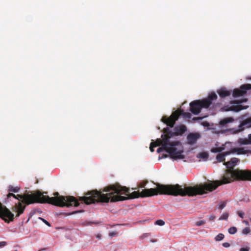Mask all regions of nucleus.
<instances>
[{
  "label": "nucleus",
  "instance_id": "f257e3e1",
  "mask_svg": "<svg viewBox=\"0 0 251 251\" xmlns=\"http://www.w3.org/2000/svg\"><path fill=\"white\" fill-rule=\"evenodd\" d=\"M239 159L233 157L228 162H225L224 164L226 166L227 170L220 180L213 181L211 183H205L203 185L195 186L185 187L182 188L179 184L164 185L156 183V188L144 189L141 192L134 191V199L139 197H149L154 195H168L181 196H194L197 195H202L207 191L211 192L215 190L219 186L227 184L237 180H251L250 179H242L240 178L242 176L236 174V171H245L249 170H234L233 168L236 165Z\"/></svg>",
  "mask_w": 251,
  "mask_h": 251
},
{
  "label": "nucleus",
  "instance_id": "f03ea898",
  "mask_svg": "<svg viewBox=\"0 0 251 251\" xmlns=\"http://www.w3.org/2000/svg\"><path fill=\"white\" fill-rule=\"evenodd\" d=\"M47 192L42 193L37 191L34 193H25L23 195H17L15 199L19 201L11 208L12 210L16 213V217H18L23 213L26 205L34 203H49L58 207H70L72 206H78L79 203L78 200L74 196H60L58 192L53 193L54 197H50L44 195Z\"/></svg>",
  "mask_w": 251,
  "mask_h": 251
},
{
  "label": "nucleus",
  "instance_id": "7ed1b4c3",
  "mask_svg": "<svg viewBox=\"0 0 251 251\" xmlns=\"http://www.w3.org/2000/svg\"><path fill=\"white\" fill-rule=\"evenodd\" d=\"M217 99V95L211 93L207 98L202 100H194L190 103V111L195 115H198L201 111L202 108H208L214 100Z\"/></svg>",
  "mask_w": 251,
  "mask_h": 251
},
{
  "label": "nucleus",
  "instance_id": "20e7f679",
  "mask_svg": "<svg viewBox=\"0 0 251 251\" xmlns=\"http://www.w3.org/2000/svg\"><path fill=\"white\" fill-rule=\"evenodd\" d=\"M182 115L184 118H191V114L188 112H185L182 109H177L173 112L169 117L163 116L161 121L171 127H174L176 122Z\"/></svg>",
  "mask_w": 251,
  "mask_h": 251
},
{
  "label": "nucleus",
  "instance_id": "39448f33",
  "mask_svg": "<svg viewBox=\"0 0 251 251\" xmlns=\"http://www.w3.org/2000/svg\"><path fill=\"white\" fill-rule=\"evenodd\" d=\"M179 144L178 141H170L168 144L167 152L169 154L170 157L174 159H184L185 156L182 154L183 150L181 148H178L176 146Z\"/></svg>",
  "mask_w": 251,
  "mask_h": 251
},
{
  "label": "nucleus",
  "instance_id": "423d86ee",
  "mask_svg": "<svg viewBox=\"0 0 251 251\" xmlns=\"http://www.w3.org/2000/svg\"><path fill=\"white\" fill-rule=\"evenodd\" d=\"M174 131H172L169 127H166L163 129V133H166L170 137V138L175 136L181 135L187 130L186 127L185 125H181L180 126H176L174 129Z\"/></svg>",
  "mask_w": 251,
  "mask_h": 251
},
{
  "label": "nucleus",
  "instance_id": "0eeeda50",
  "mask_svg": "<svg viewBox=\"0 0 251 251\" xmlns=\"http://www.w3.org/2000/svg\"><path fill=\"white\" fill-rule=\"evenodd\" d=\"M14 214L0 202V217L5 222L9 223L14 220Z\"/></svg>",
  "mask_w": 251,
  "mask_h": 251
},
{
  "label": "nucleus",
  "instance_id": "6e6552de",
  "mask_svg": "<svg viewBox=\"0 0 251 251\" xmlns=\"http://www.w3.org/2000/svg\"><path fill=\"white\" fill-rule=\"evenodd\" d=\"M248 100L247 99H244L242 100H234L231 102V105L227 109V111H232L234 112H239L243 109H246L249 107V106H243L241 103L246 102Z\"/></svg>",
  "mask_w": 251,
  "mask_h": 251
},
{
  "label": "nucleus",
  "instance_id": "1a4fd4ad",
  "mask_svg": "<svg viewBox=\"0 0 251 251\" xmlns=\"http://www.w3.org/2000/svg\"><path fill=\"white\" fill-rule=\"evenodd\" d=\"M251 90V84H245L242 85L239 89H235L233 90L232 96L237 97L245 95L248 90Z\"/></svg>",
  "mask_w": 251,
  "mask_h": 251
},
{
  "label": "nucleus",
  "instance_id": "9d476101",
  "mask_svg": "<svg viewBox=\"0 0 251 251\" xmlns=\"http://www.w3.org/2000/svg\"><path fill=\"white\" fill-rule=\"evenodd\" d=\"M201 137L199 133H190L187 135V142L189 145H194Z\"/></svg>",
  "mask_w": 251,
  "mask_h": 251
},
{
  "label": "nucleus",
  "instance_id": "9b49d317",
  "mask_svg": "<svg viewBox=\"0 0 251 251\" xmlns=\"http://www.w3.org/2000/svg\"><path fill=\"white\" fill-rule=\"evenodd\" d=\"M251 127V117L249 118L244 121L240 124L239 126L238 129L237 130L236 132H238L242 131L245 128H248Z\"/></svg>",
  "mask_w": 251,
  "mask_h": 251
},
{
  "label": "nucleus",
  "instance_id": "f8f14e48",
  "mask_svg": "<svg viewBox=\"0 0 251 251\" xmlns=\"http://www.w3.org/2000/svg\"><path fill=\"white\" fill-rule=\"evenodd\" d=\"M164 134L161 135L162 139H157L156 140L153 142L154 143V146L157 147L159 146H162V145L164 144L163 139L167 138L168 139V144H169L170 142V137L168 134H167L166 133H163Z\"/></svg>",
  "mask_w": 251,
  "mask_h": 251
},
{
  "label": "nucleus",
  "instance_id": "ddd939ff",
  "mask_svg": "<svg viewBox=\"0 0 251 251\" xmlns=\"http://www.w3.org/2000/svg\"><path fill=\"white\" fill-rule=\"evenodd\" d=\"M217 93L222 98L229 96L231 94V91L227 90L226 88H222L217 91Z\"/></svg>",
  "mask_w": 251,
  "mask_h": 251
},
{
  "label": "nucleus",
  "instance_id": "4468645a",
  "mask_svg": "<svg viewBox=\"0 0 251 251\" xmlns=\"http://www.w3.org/2000/svg\"><path fill=\"white\" fill-rule=\"evenodd\" d=\"M231 153V151H226L223 153L218 154L216 156V159L219 162H225V156H227Z\"/></svg>",
  "mask_w": 251,
  "mask_h": 251
},
{
  "label": "nucleus",
  "instance_id": "2eb2a0df",
  "mask_svg": "<svg viewBox=\"0 0 251 251\" xmlns=\"http://www.w3.org/2000/svg\"><path fill=\"white\" fill-rule=\"evenodd\" d=\"M231 152H237L238 154H245L250 152L249 150H245L244 148H235L230 151Z\"/></svg>",
  "mask_w": 251,
  "mask_h": 251
},
{
  "label": "nucleus",
  "instance_id": "dca6fc26",
  "mask_svg": "<svg viewBox=\"0 0 251 251\" xmlns=\"http://www.w3.org/2000/svg\"><path fill=\"white\" fill-rule=\"evenodd\" d=\"M163 141H164V144L162 145V146H161V147L158 148L157 150V152L158 153H160V152L163 151H165L166 152H167V149H168V144H168L167 138L163 139Z\"/></svg>",
  "mask_w": 251,
  "mask_h": 251
},
{
  "label": "nucleus",
  "instance_id": "f3484780",
  "mask_svg": "<svg viewBox=\"0 0 251 251\" xmlns=\"http://www.w3.org/2000/svg\"><path fill=\"white\" fill-rule=\"evenodd\" d=\"M234 121V119L232 117H226L221 120L219 122V125L223 126H226L228 123H231Z\"/></svg>",
  "mask_w": 251,
  "mask_h": 251
},
{
  "label": "nucleus",
  "instance_id": "a211bd4d",
  "mask_svg": "<svg viewBox=\"0 0 251 251\" xmlns=\"http://www.w3.org/2000/svg\"><path fill=\"white\" fill-rule=\"evenodd\" d=\"M224 147H220L217 148H213L211 149V151L212 152L216 153V152H220L224 150Z\"/></svg>",
  "mask_w": 251,
  "mask_h": 251
},
{
  "label": "nucleus",
  "instance_id": "6ab92c4d",
  "mask_svg": "<svg viewBox=\"0 0 251 251\" xmlns=\"http://www.w3.org/2000/svg\"><path fill=\"white\" fill-rule=\"evenodd\" d=\"M197 156L198 158H202V159H203L204 160H206V159H207V158L208 157V154L206 152H201V153H200L199 154H198Z\"/></svg>",
  "mask_w": 251,
  "mask_h": 251
},
{
  "label": "nucleus",
  "instance_id": "aec40b11",
  "mask_svg": "<svg viewBox=\"0 0 251 251\" xmlns=\"http://www.w3.org/2000/svg\"><path fill=\"white\" fill-rule=\"evenodd\" d=\"M20 190V188L18 187H14L13 186L10 185L8 187V191L9 192H14L17 193Z\"/></svg>",
  "mask_w": 251,
  "mask_h": 251
},
{
  "label": "nucleus",
  "instance_id": "412c9836",
  "mask_svg": "<svg viewBox=\"0 0 251 251\" xmlns=\"http://www.w3.org/2000/svg\"><path fill=\"white\" fill-rule=\"evenodd\" d=\"M238 142L241 145H250L247 138H240Z\"/></svg>",
  "mask_w": 251,
  "mask_h": 251
},
{
  "label": "nucleus",
  "instance_id": "4be33fe9",
  "mask_svg": "<svg viewBox=\"0 0 251 251\" xmlns=\"http://www.w3.org/2000/svg\"><path fill=\"white\" fill-rule=\"evenodd\" d=\"M225 237L223 233H219L215 237V240L216 241H220L223 240Z\"/></svg>",
  "mask_w": 251,
  "mask_h": 251
},
{
  "label": "nucleus",
  "instance_id": "5701e85b",
  "mask_svg": "<svg viewBox=\"0 0 251 251\" xmlns=\"http://www.w3.org/2000/svg\"><path fill=\"white\" fill-rule=\"evenodd\" d=\"M237 230L236 227L234 226L230 227L228 230L229 233L230 234H235L237 232Z\"/></svg>",
  "mask_w": 251,
  "mask_h": 251
},
{
  "label": "nucleus",
  "instance_id": "b1692460",
  "mask_svg": "<svg viewBox=\"0 0 251 251\" xmlns=\"http://www.w3.org/2000/svg\"><path fill=\"white\" fill-rule=\"evenodd\" d=\"M228 217V214L227 212L224 213L222 214V215L219 218V220H227Z\"/></svg>",
  "mask_w": 251,
  "mask_h": 251
},
{
  "label": "nucleus",
  "instance_id": "393cba45",
  "mask_svg": "<svg viewBox=\"0 0 251 251\" xmlns=\"http://www.w3.org/2000/svg\"><path fill=\"white\" fill-rule=\"evenodd\" d=\"M155 224L158 226H162L165 225V222L162 220H158L155 221Z\"/></svg>",
  "mask_w": 251,
  "mask_h": 251
},
{
  "label": "nucleus",
  "instance_id": "a878e982",
  "mask_svg": "<svg viewBox=\"0 0 251 251\" xmlns=\"http://www.w3.org/2000/svg\"><path fill=\"white\" fill-rule=\"evenodd\" d=\"M206 223V221L205 220H201L199 221H197L196 222V225L197 226H201Z\"/></svg>",
  "mask_w": 251,
  "mask_h": 251
},
{
  "label": "nucleus",
  "instance_id": "bb28decb",
  "mask_svg": "<svg viewBox=\"0 0 251 251\" xmlns=\"http://www.w3.org/2000/svg\"><path fill=\"white\" fill-rule=\"evenodd\" d=\"M226 201H223L219 205V208L221 210L223 209L226 205Z\"/></svg>",
  "mask_w": 251,
  "mask_h": 251
},
{
  "label": "nucleus",
  "instance_id": "cd10ccee",
  "mask_svg": "<svg viewBox=\"0 0 251 251\" xmlns=\"http://www.w3.org/2000/svg\"><path fill=\"white\" fill-rule=\"evenodd\" d=\"M250 231V229L249 227H245L242 230V233L244 234H247Z\"/></svg>",
  "mask_w": 251,
  "mask_h": 251
},
{
  "label": "nucleus",
  "instance_id": "c85d7f7f",
  "mask_svg": "<svg viewBox=\"0 0 251 251\" xmlns=\"http://www.w3.org/2000/svg\"><path fill=\"white\" fill-rule=\"evenodd\" d=\"M237 214L238 215V216L241 218H244V215H245V213L243 211H238L237 212Z\"/></svg>",
  "mask_w": 251,
  "mask_h": 251
},
{
  "label": "nucleus",
  "instance_id": "c756f323",
  "mask_svg": "<svg viewBox=\"0 0 251 251\" xmlns=\"http://www.w3.org/2000/svg\"><path fill=\"white\" fill-rule=\"evenodd\" d=\"M147 183H148L147 181H146L143 182H141L139 184V187H140V188H145V186H146V185L147 184Z\"/></svg>",
  "mask_w": 251,
  "mask_h": 251
},
{
  "label": "nucleus",
  "instance_id": "7c9ffc66",
  "mask_svg": "<svg viewBox=\"0 0 251 251\" xmlns=\"http://www.w3.org/2000/svg\"><path fill=\"white\" fill-rule=\"evenodd\" d=\"M11 197H14L15 198H16V195L15 194L9 192L7 195V199L8 200Z\"/></svg>",
  "mask_w": 251,
  "mask_h": 251
},
{
  "label": "nucleus",
  "instance_id": "2f4dec72",
  "mask_svg": "<svg viewBox=\"0 0 251 251\" xmlns=\"http://www.w3.org/2000/svg\"><path fill=\"white\" fill-rule=\"evenodd\" d=\"M117 233L116 231L110 232L109 233V236L111 237H113L117 235Z\"/></svg>",
  "mask_w": 251,
  "mask_h": 251
},
{
  "label": "nucleus",
  "instance_id": "473e14b6",
  "mask_svg": "<svg viewBox=\"0 0 251 251\" xmlns=\"http://www.w3.org/2000/svg\"><path fill=\"white\" fill-rule=\"evenodd\" d=\"M154 143H151L150 145V149L151 152L154 151L153 148L156 147L155 146H154Z\"/></svg>",
  "mask_w": 251,
  "mask_h": 251
},
{
  "label": "nucleus",
  "instance_id": "72a5a7b5",
  "mask_svg": "<svg viewBox=\"0 0 251 251\" xmlns=\"http://www.w3.org/2000/svg\"><path fill=\"white\" fill-rule=\"evenodd\" d=\"M7 245V242L5 241H1L0 242V248L4 247Z\"/></svg>",
  "mask_w": 251,
  "mask_h": 251
},
{
  "label": "nucleus",
  "instance_id": "f704fd0d",
  "mask_svg": "<svg viewBox=\"0 0 251 251\" xmlns=\"http://www.w3.org/2000/svg\"><path fill=\"white\" fill-rule=\"evenodd\" d=\"M223 246L225 248H228L230 246V244L227 242L224 243L222 244Z\"/></svg>",
  "mask_w": 251,
  "mask_h": 251
},
{
  "label": "nucleus",
  "instance_id": "c9c22d12",
  "mask_svg": "<svg viewBox=\"0 0 251 251\" xmlns=\"http://www.w3.org/2000/svg\"><path fill=\"white\" fill-rule=\"evenodd\" d=\"M250 248L249 247L241 248L240 249V251H249Z\"/></svg>",
  "mask_w": 251,
  "mask_h": 251
},
{
  "label": "nucleus",
  "instance_id": "e433bc0d",
  "mask_svg": "<svg viewBox=\"0 0 251 251\" xmlns=\"http://www.w3.org/2000/svg\"><path fill=\"white\" fill-rule=\"evenodd\" d=\"M40 219L44 222V223H45L47 226H50V224L47 221H46V220L42 218H40Z\"/></svg>",
  "mask_w": 251,
  "mask_h": 251
},
{
  "label": "nucleus",
  "instance_id": "4c0bfd02",
  "mask_svg": "<svg viewBox=\"0 0 251 251\" xmlns=\"http://www.w3.org/2000/svg\"><path fill=\"white\" fill-rule=\"evenodd\" d=\"M215 218V216L213 215H211L209 217V220L210 221H212Z\"/></svg>",
  "mask_w": 251,
  "mask_h": 251
},
{
  "label": "nucleus",
  "instance_id": "58836bf2",
  "mask_svg": "<svg viewBox=\"0 0 251 251\" xmlns=\"http://www.w3.org/2000/svg\"><path fill=\"white\" fill-rule=\"evenodd\" d=\"M248 140L249 144H251V134L249 135Z\"/></svg>",
  "mask_w": 251,
  "mask_h": 251
},
{
  "label": "nucleus",
  "instance_id": "ea45409f",
  "mask_svg": "<svg viewBox=\"0 0 251 251\" xmlns=\"http://www.w3.org/2000/svg\"><path fill=\"white\" fill-rule=\"evenodd\" d=\"M101 235L100 234H98L97 235H96V237L97 238H98L99 239H100L101 238Z\"/></svg>",
  "mask_w": 251,
  "mask_h": 251
},
{
  "label": "nucleus",
  "instance_id": "a19ab883",
  "mask_svg": "<svg viewBox=\"0 0 251 251\" xmlns=\"http://www.w3.org/2000/svg\"><path fill=\"white\" fill-rule=\"evenodd\" d=\"M93 224H96V223H94V222H87V224H85V225H91Z\"/></svg>",
  "mask_w": 251,
  "mask_h": 251
},
{
  "label": "nucleus",
  "instance_id": "79ce46f5",
  "mask_svg": "<svg viewBox=\"0 0 251 251\" xmlns=\"http://www.w3.org/2000/svg\"><path fill=\"white\" fill-rule=\"evenodd\" d=\"M244 223H245L246 225H249V223L247 221L244 220L243 221Z\"/></svg>",
  "mask_w": 251,
  "mask_h": 251
},
{
  "label": "nucleus",
  "instance_id": "37998d69",
  "mask_svg": "<svg viewBox=\"0 0 251 251\" xmlns=\"http://www.w3.org/2000/svg\"><path fill=\"white\" fill-rule=\"evenodd\" d=\"M46 250V249H45V248H44V249H43L40 250H39L38 251H44V250Z\"/></svg>",
  "mask_w": 251,
  "mask_h": 251
},
{
  "label": "nucleus",
  "instance_id": "c03bdc74",
  "mask_svg": "<svg viewBox=\"0 0 251 251\" xmlns=\"http://www.w3.org/2000/svg\"><path fill=\"white\" fill-rule=\"evenodd\" d=\"M178 145H179V147H181V145H180V143H179V144H178ZM179 148H181V149H182V148H181V147H179Z\"/></svg>",
  "mask_w": 251,
  "mask_h": 251
},
{
  "label": "nucleus",
  "instance_id": "a18cd8bd",
  "mask_svg": "<svg viewBox=\"0 0 251 251\" xmlns=\"http://www.w3.org/2000/svg\"><path fill=\"white\" fill-rule=\"evenodd\" d=\"M248 79H250V80H251V77H248Z\"/></svg>",
  "mask_w": 251,
  "mask_h": 251
},
{
  "label": "nucleus",
  "instance_id": "49530a36",
  "mask_svg": "<svg viewBox=\"0 0 251 251\" xmlns=\"http://www.w3.org/2000/svg\"><path fill=\"white\" fill-rule=\"evenodd\" d=\"M250 221H251V218L250 219Z\"/></svg>",
  "mask_w": 251,
  "mask_h": 251
},
{
  "label": "nucleus",
  "instance_id": "de8ad7c7",
  "mask_svg": "<svg viewBox=\"0 0 251 251\" xmlns=\"http://www.w3.org/2000/svg\"><path fill=\"white\" fill-rule=\"evenodd\" d=\"M17 251V250H15V251Z\"/></svg>",
  "mask_w": 251,
  "mask_h": 251
}]
</instances>
